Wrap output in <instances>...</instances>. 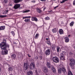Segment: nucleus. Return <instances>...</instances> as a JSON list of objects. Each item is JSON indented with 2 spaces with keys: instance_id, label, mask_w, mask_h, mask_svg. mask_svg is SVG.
Instances as JSON below:
<instances>
[{
  "instance_id": "nucleus-1",
  "label": "nucleus",
  "mask_w": 75,
  "mask_h": 75,
  "mask_svg": "<svg viewBox=\"0 0 75 75\" xmlns=\"http://www.w3.org/2000/svg\"><path fill=\"white\" fill-rule=\"evenodd\" d=\"M0 47L2 50L1 53L2 55H7L8 54V50L7 49H9L10 45L8 44H6V43H2L0 45Z\"/></svg>"
},
{
  "instance_id": "nucleus-2",
  "label": "nucleus",
  "mask_w": 75,
  "mask_h": 75,
  "mask_svg": "<svg viewBox=\"0 0 75 75\" xmlns=\"http://www.w3.org/2000/svg\"><path fill=\"white\" fill-rule=\"evenodd\" d=\"M58 72L59 74H61V71L63 72V74H65L66 73L67 71L66 70V69L64 67H60L59 66V67L58 68Z\"/></svg>"
},
{
  "instance_id": "nucleus-3",
  "label": "nucleus",
  "mask_w": 75,
  "mask_h": 75,
  "mask_svg": "<svg viewBox=\"0 0 75 75\" xmlns=\"http://www.w3.org/2000/svg\"><path fill=\"white\" fill-rule=\"evenodd\" d=\"M69 65L70 67H71L72 69L74 68V65H75V60L73 58L69 59Z\"/></svg>"
},
{
  "instance_id": "nucleus-4",
  "label": "nucleus",
  "mask_w": 75,
  "mask_h": 75,
  "mask_svg": "<svg viewBox=\"0 0 75 75\" xmlns=\"http://www.w3.org/2000/svg\"><path fill=\"white\" fill-rule=\"evenodd\" d=\"M28 62L26 60L25 63H24L23 69L25 71H27V69H28Z\"/></svg>"
},
{
  "instance_id": "nucleus-5",
  "label": "nucleus",
  "mask_w": 75,
  "mask_h": 75,
  "mask_svg": "<svg viewBox=\"0 0 75 75\" xmlns=\"http://www.w3.org/2000/svg\"><path fill=\"white\" fill-rule=\"evenodd\" d=\"M52 60L55 63H58L59 62V59L57 57H53L52 58Z\"/></svg>"
},
{
  "instance_id": "nucleus-6",
  "label": "nucleus",
  "mask_w": 75,
  "mask_h": 75,
  "mask_svg": "<svg viewBox=\"0 0 75 75\" xmlns=\"http://www.w3.org/2000/svg\"><path fill=\"white\" fill-rule=\"evenodd\" d=\"M65 52H63L62 53L60 54V59H62V60H65V57L64 55H65L64 53H65Z\"/></svg>"
},
{
  "instance_id": "nucleus-7",
  "label": "nucleus",
  "mask_w": 75,
  "mask_h": 75,
  "mask_svg": "<svg viewBox=\"0 0 75 75\" xmlns=\"http://www.w3.org/2000/svg\"><path fill=\"white\" fill-rule=\"evenodd\" d=\"M51 54V50L47 49L45 52V54L46 55H50Z\"/></svg>"
},
{
  "instance_id": "nucleus-8",
  "label": "nucleus",
  "mask_w": 75,
  "mask_h": 75,
  "mask_svg": "<svg viewBox=\"0 0 75 75\" xmlns=\"http://www.w3.org/2000/svg\"><path fill=\"white\" fill-rule=\"evenodd\" d=\"M42 71L44 73H47L48 72V69H47V67H44Z\"/></svg>"
},
{
  "instance_id": "nucleus-9",
  "label": "nucleus",
  "mask_w": 75,
  "mask_h": 75,
  "mask_svg": "<svg viewBox=\"0 0 75 75\" xmlns=\"http://www.w3.org/2000/svg\"><path fill=\"white\" fill-rule=\"evenodd\" d=\"M20 7V4H16L14 6L13 8L15 9H17L19 8Z\"/></svg>"
},
{
  "instance_id": "nucleus-10",
  "label": "nucleus",
  "mask_w": 75,
  "mask_h": 75,
  "mask_svg": "<svg viewBox=\"0 0 75 75\" xmlns=\"http://www.w3.org/2000/svg\"><path fill=\"white\" fill-rule=\"evenodd\" d=\"M35 68V64L34 63H32L30 65V69H32V68Z\"/></svg>"
},
{
  "instance_id": "nucleus-11",
  "label": "nucleus",
  "mask_w": 75,
  "mask_h": 75,
  "mask_svg": "<svg viewBox=\"0 0 75 75\" xmlns=\"http://www.w3.org/2000/svg\"><path fill=\"white\" fill-rule=\"evenodd\" d=\"M32 21H38V19L36 17H32Z\"/></svg>"
},
{
  "instance_id": "nucleus-12",
  "label": "nucleus",
  "mask_w": 75,
  "mask_h": 75,
  "mask_svg": "<svg viewBox=\"0 0 75 75\" xmlns=\"http://www.w3.org/2000/svg\"><path fill=\"white\" fill-rule=\"evenodd\" d=\"M51 68L52 69V71L54 73H55V72H56V70L53 66H51Z\"/></svg>"
},
{
  "instance_id": "nucleus-13",
  "label": "nucleus",
  "mask_w": 75,
  "mask_h": 75,
  "mask_svg": "<svg viewBox=\"0 0 75 75\" xmlns=\"http://www.w3.org/2000/svg\"><path fill=\"white\" fill-rule=\"evenodd\" d=\"M64 38L65 41L66 42H68L69 41V39L68 37H65Z\"/></svg>"
},
{
  "instance_id": "nucleus-14",
  "label": "nucleus",
  "mask_w": 75,
  "mask_h": 75,
  "mask_svg": "<svg viewBox=\"0 0 75 75\" xmlns=\"http://www.w3.org/2000/svg\"><path fill=\"white\" fill-rule=\"evenodd\" d=\"M21 1H22V0H13V2L15 3H18Z\"/></svg>"
},
{
  "instance_id": "nucleus-15",
  "label": "nucleus",
  "mask_w": 75,
  "mask_h": 75,
  "mask_svg": "<svg viewBox=\"0 0 75 75\" xmlns=\"http://www.w3.org/2000/svg\"><path fill=\"white\" fill-rule=\"evenodd\" d=\"M37 12L40 14V13H42V10L39 8H37Z\"/></svg>"
},
{
  "instance_id": "nucleus-16",
  "label": "nucleus",
  "mask_w": 75,
  "mask_h": 75,
  "mask_svg": "<svg viewBox=\"0 0 75 75\" xmlns=\"http://www.w3.org/2000/svg\"><path fill=\"white\" fill-rule=\"evenodd\" d=\"M47 64L46 65L47 68H51V64L48 62H47Z\"/></svg>"
},
{
  "instance_id": "nucleus-17",
  "label": "nucleus",
  "mask_w": 75,
  "mask_h": 75,
  "mask_svg": "<svg viewBox=\"0 0 75 75\" xmlns=\"http://www.w3.org/2000/svg\"><path fill=\"white\" fill-rule=\"evenodd\" d=\"M5 26H0V31L1 30H4L5 29Z\"/></svg>"
},
{
  "instance_id": "nucleus-18",
  "label": "nucleus",
  "mask_w": 75,
  "mask_h": 75,
  "mask_svg": "<svg viewBox=\"0 0 75 75\" xmlns=\"http://www.w3.org/2000/svg\"><path fill=\"white\" fill-rule=\"evenodd\" d=\"M61 46L59 45V46H58L57 47V52H59V50L60 49V47H61Z\"/></svg>"
},
{
  "instance_id": "nucleus-19",
  "label": "nucleus",
  "mask_w": 75,
  "mask_h": 75,
  "mask_svg": "<svg viewBox=\"0 0 75 75\" xmlns=\"http://www.w3.org/2000/svg\"><path fill=\"white\" fill-rule=\"evenodd\" d=\"M59 33L60 34H62L64 33V31L62 29H60L59 30Z\"/></svg>"
},
{
  "instance_id": "nucleus-20",
  "label": "nucleus",
  "mask_w": 75,
  "mask_h": 75,
  "mask_svg": "<svg viewBox=\"0 0 75 75\" xmlns=\"http://www.w3.org/2000/svg\"><path fill=\"white\" fill-rule=\"evenodd\" d=\"M27 75H33V72L32 71H29L27 73Z\"/></svg>"
},
{
  "instance_id": "nucleus-21",
  "label": "nucleus",
  "mask_w": 75,
  "mask_h": 75,
  "mask_svg": "<svg viewBox=\"0 0 75 75\" xmlns=\"http://www.w3.org/2000/svg\"><path fill=\"white\" fill-rule=\"evenodd\" d=\"M11 57L12 58H13V59H15L16 58V55L14 54H12L11 55Z\"/></svg>"
},
{
  "instance_id": "nucleus-22",
  "label": "nucleus",
  "mask_w": 75,
  "mask_h": 75,
  "mask_svg": "<svg viewBox=\"0 0 75 75\" xmlns=\"http://www.w3.org/2000/svg\"><path fill=\"white\" fill-rule=\"evenodd\" d=\"M52 31L54 33H55L57 32V29H56V28H54L52 29Z\"/></svg>"
},
{
  "instance_id": "nucleus-23",
  "label": "nucleus",
  "mask_w": 75,
  "mask_h": 75,
  "mask_svg": "<svg viewBox=\"0 0 75 75\" xmlns=\"http://www.w3.org/2000/svg\"><path fill=\"white\" fill-rule=\"evenodd\" d=\"M74 22L73 21H72L71 23L70 24V26L71 27H72L74 25Z\"/></svg>"
},
{
  "instance_id": "nucleus-24",
  "label": "nucleus",
  "mask_w": 75,
  "mask_h": 75,
  "mask_svg": "<svg viewBox=\"0 0 75 75\" xmlns=\"http://www.w3.org/2000/svg\"><path fill=\"white\" fill-rule=\"evenodd\" d=\"M13 68L11 67H9L8 68V71H13Z\"/></svg>"
},
{
  "instance_id": "nucleus-25",
  "label": "nucleus",
  "mask_w": 75,
  "mask_h": 75,
  "mask_svg": "<svg viewBox=\"0 0 75 75\" xmlns=\"http://www.w3.org/2000/svg\"><path fill=\"white\" fill-rule=\"evenodd\" d=\"M68 1V0H62V1H60V3H61V4L62 3H65L66 1Z\"/></svg>"
},
{
  "instance_id": "nucleus-26",
  "label": "nucleus",
  "mask_w": 75,
  "mask_h": 75,
  "mask_svg": "<svg viewBox=\"0 0 75 75\" xmlns=\"http://www.w3.org/2000/svg\"><path fill=\"white\" fill-rule=\"evenodd\" d=\"M4 42H1L0 44V45L1 44V43H6V44H7V43L6 42V40L4 39L3 40Z\"/></svg>"
},
{
  "instance_id": "nucleus-27",
  "label": "nucleus",
  "mask_w": 75,
  "mask_h": 75,
  "mask_svg": "<svg viewBox=\"0 0 75 75\" xmlns=\"http://www.w3.org/2000/svg\"><path fill=\"white\" fill-rule=\"evenodd\" d=\"M30 10H26L25 11H23V13H28V12H30Z\"/></svg>"
},
{
  "instance_id": "nucleus-28",
  "label": "nucleus",
  "mask_w": 75,
  "mask_h": 75,
  "mask_svg": "<svg viewBox=\"0 0 75 75\" xmlns=\"http://www.w3.org/2000/svg\"><path fill=\"white\" fill-rule=\"evenodd\" d=\"M68 75H73V74L71 71H69L68 72Z\"/></svg>"
},
{
  "instance_id": "nucleus-29",
  "label": "nucleus",
  "mask_w": 75,
  "mask_h": 75,
  "mask_svg": "<svg viewBox=\"0 0 75 75\" xmlns=\"http://www.w3.org/2000/svg\"><path fill=\"white\" fill-rule=\"evenodd\" d=\"M38 35H39L38 34H37L35 36V39H37V38H38Z\"/></svg>"
},
{
  "instance_id": "nucleus-30",
  "label": "nucleus",
  "mask_w": 75,
  "mask_h": 75,
  "mask_svg": "<svg viewBox=\"0 0 75 75\" xmlns=\"http://www.w3.org/2000/svg\"><path fill=\"white\" fill-rule=\"evenodd\" d=\"M45 20H50V17L47 16L45 18Z\"/></svg>"
},
{
  "instance_id": "nucleus-31",
  "label": "nucleus",
  "mask_w": 75,
  "mask_h": 75,
  "mask_svg": "<svg viewBox=\"0 0 75 75\" xmlns=\"http://www.w3.org/2000/svg\"><path fill=\"white\" fill-rule=\"evenodd\" d=\"M47 43V44H48V45H51V42L50 41L48 40Z\"/></svg>"
},
{
  "instance_id": "nucleus-32",
  "label": "nucleus",
  "mask_w": 75,
  "mask_h": 75,
  "mask_svg": "<svg viewBox=\"0 0 75 75\" xmlns=\"http://www.w3.org/2000/svg\"><path fill=\"white\" fill-rule=\"evenodd\" d=\"M11 33L13 35H15V33H14L13 31H12L11 32Z\"/></svg>"
},
{
  "instance_id": "nucleus-33",
  "label": "nucleus",
  "mask_w": 75,
  "mask_h": 75,
  "mask_svg": "<svg viewBox=\"0 0 75 75\" xmlns=\"http://www.w3.org/2000/svg\"><path fill=\"white\" fill-rule=\"evenodd\" d=\"M6 17V16H4V15L0 16V17H1V18H3L4 17Z\"/></svg>"
},
{
  "instance_id": "nucleus-34",
  "label": "nucleus",
  "mask_w": 75,
  "mask_h": 75,
  "mask_svg": "<svg viewBox=\"0 0 75 75\" xmlns=\"http://www.w3.org/2000/svg\"><path fill=\"white\" fill-rule=\"evenodd\" d=\"M4 2L5 3H8V0H4Z\"/></svg>"
},
{
  "instance_id": "nucleus-35",
  "label": "nucleus",
  "mask_w": 75,
  "mask_h": 75,
  "mask_svg": "<svg viewBox=\"0 0 75 75\" xmlns=\"http://www.w3.org/2000/svg\"><path fill=\"white\" fill-rule=\"evenodd\" d=\"M52 50L53 51H54V50H55V47L54 46L52 47Z\"/></svg>"
},
{
  "instance_id": "nucleus-36",
  "label": "nucleus",
  "mask_w": 75,
  "mask_h": 75,
  "mask_svg": "<svg viewBox=\"0 0 75 75\" xmlns=\"http://www.w3.org/2000/svg\"><path fill=\"white\" fill-rule=\"evenodd\" d=\"M69 54L70 55H73V53H72V52H70L69 53Z\"/></svg>"
},
{
  "instance_id": "nucleus-37",
  "label": "nucleus",
  "mask_w": 75,
  "mask_h": 75,
  "mask_svg": "<svg viewBox=\"0 0 75 75\" xmlns=\"http://www.w3.org/2000/svg\"><path fill=\"white\" fill-rule=\"evenodd\" d=\"M67 70H68V72H69V71L71 72V71H70V68H69L68 67Z\"/></svg>"
},
{
  "instance_id": "nucleus-38",
  "label": "nucleus",
  "mask_w": 75,
  "mask_h": 75,
  "mask_svg": "<svg viewBox=\"0 0 75 75\" xmlns=\"http://www.w3.org/2000/svg\"><path fill=\"white\" fill-rule=\"evenodd\" d=\"M18 57L19 58H20V57H21V54H20L18 55Z\"/></svg>"
},
{
  "instance_id": "nucleus-39",
  "label": "nucleus",
  "mask_w": 75,
  "mask_h": 75,
  "mask_svg": "<svg viewBox=\"0 0 75 75\" xmlns=\"http://www.w3.org/2000/svg\"><path fill=\"white\" fill-rule=\"evenodd\" d=\"M35 59H38V57H37V56L35 57Z\"/></svg>"
},
{
  "instance_id": "nucleus-40",
  "label": "nucleus",
  "mask_w": 75,
  "mask_h": 75,
  "mask_svg": "<svg viewBox=\"0 0 75 75\" xmlns=\"http://www.w3.org/2000/svg\"><path fill=\"white\" fill-rule=\"evenodd\" d=\"M73 5L74 6H75V0H74L73 2Z\"/></svg>"
},
{
  "instance_id": "nucleus-41",
  "label": "nucleus",
  "mask_w": 75,
  "mask_h": 75,
  "mask_svg": "<svg viewBox=\"0 0 75 75\" xmlns=\"http://www.w3.org/2000/svg\"><path fill=\"white\" fill-rule=\"evenodd\" d=\"M58 7V6H55L54 7V9H56L57 8V7Z\"/></svg>"
},
{
  "instance_id": "nucleus-42",
  "label": "nucleus",
  "mask_w": 75,
  "mask_h": 75,
  "mask_svg": "<svg viewBox=\"0 0 75 75\" xmlns=\"http://www.w3.org/2000/svg\"><path fill=\"white\" fill-rule=\"evenodd\" d=\"M24 18H27V16L23 17V19H24Z\"/></svg>"
},
{
  "instance_id": "nucleus-43",
  "label": "nucleus",
  "mask_w": 75,
  "mask_h": 75,
  "mask_svg": "<svg viewBox=\"0 0 75 75\" xmlns=\"http://www.w3.org/2000/svg\"><path fill=\"white\" fill-rule=\"evenodd\" d=\"M24 21H25V22H28V21H27V20L26 19H25L24 20Z\"/></svg>"
},
{
  "instance_id": "nucleus-44",
  "label": "nucleus",
  "mask_w": 75,
  "mask_h": 75,
  "mask_svg": "<svg viewBox=\"0 0 75 75\" xmlns=\"http://www.w3.org/2000/svg\"><path fill=\"white\" fill-rule=\"evenodd\" d=\"M40 1H46V0H40Z\"/></svg>"
},
{
  "instance_id": "nucleus-45",
  "label": "nucleus",
  "mask_w": 75,
  "mask_h": 75,
  "mask_svg": "<svg viewBox=\"0 0 75 75\" xmlns=\"http://www.w3.org/2000/svg\"><path fill=\"white\" fill-rule=\"evenodd\" d=\"M28 57H30V58L31 57V56H30V54H28Z\"/></svg>"
},
{
  "instance_id": "nucleus-46",
  "label": "nucleus",
  "mask_w": 75,
  "mask_h": 75,
  "mask_svg": "<svg viewBox=\"0 0 75 75\" xmlns=\"http://www.w3.org/2000/svg\"><path fill=\"white\" fill-rule=\"evenodd\" d=\"M27 18H31V16H27Z\"/></svg>"
},
{
  "instance_id": "nucleus-47",
  "label": "nucleus",
  "mask_w": 75,
  "mask_h": 75,
  "mask_svg": "<svg viewBox=\"0 0 75 75\" xmlns=\"http://www.w3.org/2000/svg\"><path fill=\"white\" fill-rule=\"evenodd\" d=\"M32 2H33V3H35V1H32Z\"/></svg>"
},
{
  "instance_id": "nucleus-48",
  "label": "nucleus",
  "mask_w": 75,
  "mask_h": 75,
  "mask_svg": "<svg viewBox=\"0 0 75 75\" xmlns=\"http://www.w3.org/2000/svg\"><path fill=\"white\" fill-rule=\"evenodd\" d=\"M9 6H12V4H9Z\"/></svg>"
},
{
  "instance_id": "nucleus-49",
  "label": "nucleus",
  "mask_w": 75,
  "mask_h": 75,
  "mask_svg": "<svg viewBox=\"0 0 75 75\" xmlns=\"http://www.w3.org/2000/svg\"><path fill=\"white\" fill-rule=\"evenodd\" d=\"M27 21H28H28H30V19H27Z\"/></svg>"
},
{
  "instance_id": "nucleus-50",
  "label": "nucleus",
  "mask_w": 75,
  "mask_h": 75,
  "mask_svg": "<svg viewBox=\"0 0 75 75\" xmlns=\"http://www.w3.org/2000/svg\"><path fill=\"white\" fill-rule=\"evenodd\" d=\"M49 39V38H46V40H47V41H48V39Z\"/></svg>"
},
{
  "instance_id": "nucleus-51",
  "label": "nucleus",
  "mask_w": 75,
  "mask_h": 75,
  "mask_svg": "<svg viewBox=\"0 0 75 75\" xmlns=\"http://www.w3.org/2000/svg\"><path fill=\"white\" fill-rule=\"evenodd\" d=\"M45 9H46V8H45V7L43 8V10L44 11V10H45Z\"/></svg>"
},
{
  "instance_id": "nucleus-52",
  "label": "nucleus",
  "mask_w": 75,
  "mask_h": 75,
  "mask_svg": "<svg viewBox=\"0 0 75 75\" xmlns=\"http://www.w3.org/2000/svg\"><path fill=\"white\" fill-rule=\"evenodd\" d=\"M6 12V13H8V10H7Z\"/></svg>"
},
{
  "instance_id": "nucleus-53",
  "label": "nucleus",
  "mask_w": 75,
  "mask_h": 75,
  "mask_svg": "<svg viewBox=\"0 0 75 75\" xmlns=\"http://www.w3.org/2000/svg\"><path fill=\"white\" fill-rule=\"evenodd\" d=\"M1 71V68L0 67V72Z\"/></svg>"
},
{
  "instance_id": "nucleus-54",
  "label": "nucleus",
  "mask_w": 75,
  "mask_h": 75,
  "mask_svg": "<svg viewBox=\"0 0 75 75\" xmlns=\"http://www.w3.org/2000/svg\"><path fill=\"white\" fill-rule=\"evenodd\" d=\"M5 14H7V13H6V11L5 12Z\"/></svg>"
},
{
  "instance_id": "nucleus-55",
  "label": "nucleus",
  "mask_w": 75,
  "mask_h": 75,
  "mask_svg": "<svg viewBox=\"0 0 75 75\" xmlns=\"http://www.w3.org/2000/svg\"><path fill=\"white\" fill-rule=\"evenodd\" d=\"M70 36H71V35H69L68 36V37H70Z\"/></svg>"
},
{
  "instance_id": "nucleus-56",
  "label": "nucleus",
  "mask_w": 75,
  "mask_h": 75,
  "mask_svg": "<svg viewBox=\"0 0 75 75\" xmlns=\"http://www.w3.org/2000/svg\"><path fill=\"white\" fill-rule=\"evenodd\" d=\"M53 0V1H56V0Z\"/></svg>"
},
{
  "instance_id": "nucleus-57",
  "label": "nucleus",
  "mask_w": 75,
  "mask_h": 75,
  "mask_svg": "<svg viewBox=\"0 0 75 75\" xmlns=\"http://www.w3.org/2000/svg\"><path fill=\"white\" fill-rule=\"evenodd\" d=\"M74 57H75V53L74 54Z\"/></svg>"
},
{
  "instance_id": "nucleus-58",
  "label": "nucleus",
  "mask_w": 75,
  "mask_h": 75,
  "mask_svg": "<svg viewBox=\"0 0 75 75\" xmlns=\"http://www.w3.org/2000/svg\"><path fill=\"white\" fill-rule=\"evenodd\" d=\"M1 7V6H0V8Z\"/></svg>"
}]
</instances>
